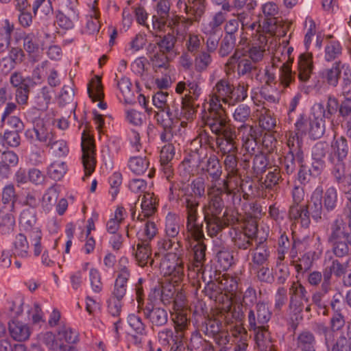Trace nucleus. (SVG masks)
Listing matches in <instances>:
<instances>
[{
    "label": "nucleus",
    "mask_w": 351,
    "mask_h": 351,
    "mask_svg": "<svg viewBox=\"0 0 351 351\" xmlns=\"http://www.w3.org/2000/svg\"><path fill=\"white\" fill-rule=\"evenodd\" d=\"M56 19L60 27L65 29H71L74 27L75 23L79 19L78 10H65L64 11H58Z\"/></svg>",
    "instance_id": "40"
},
{
    "label": "nucleus",
    "mask_w": 351,
    "mask_h": 351,
    "mask_svg": "<svg viewBox=\"0 0 351 351\" xmlns=\"http://www.w3.org/2000/svg\"><path fill=\"white\" fill-rule=\"evenodd\" d=\"M33 123V128L27 130L25 135L31 142L39 141L47 144L50 141L53 140V134L45 121L35 117L31 119Z\"/></svg>",
    "instance_id": "8"
},
{
    "label": "nucleus",
    "mask_w": 351,
    "mask_h": 351,
    "mask_svg": "<svg viewBox=\"0 0 351 351\" xmlns=\"http://www.w3.org/2000/svg\"><path fill=\"white\" fill-rule=\"evenodd\" d=\"M143 315L148 320L152 330L165 326L168 322V313L161 307L146 306L143 309Z\"/></svg>",
    "instance_id": "18"
},
{
    "label": "nucleus",
    "mask_w": 351,
    "mask_h": 351,
    "mask_svg": "<svg viewBox=\"0 0 351 351\" xmlns=\"http://www.w3.org/2000/svg\"><path fill=\"white\" fill-rule=\"evenodd\" d=\"M322 188L317 186L313 192L308 204L305 205L313 219L316 222L321 221L322 213L325 210L322 203Z\"/></svg>",
    "instance_id": "24"
},
{
    "label": "nucleus",
    "mask_w": 351,
    "mask_h": 351,
    "mask_svg": "<svg viewBox=\"0 0 351 351\" xmlns=\"http://www.w3.org/2000/svg\"><path fill=\"white\" fill-rule=\"evenodd\" d=\"M205 124L217 136L223 134L226 131L233 130L228 123L223 108L213 109L210 106V111L205 120Z\"/></svg>",
    "instance_id": "9"
},
{
    "label": "nucleus",
    "mask_w": 351,
    "mask_h": 351,
    "mask_svg": "<svg viewBox=\"0 0 351 351\" xmlns=\"http://www.w3.org/2000/svg\"><path fill=\"white\" fill-rule=\"evenodd\" d=\"M216 258L223 270L229 269L234 263L233 255L224 247L217 252Z\"/></svg>",
    "instance_id": "62"
},
{
    "label": "nucleus",
    "mask_w": 351,
    "mask_h": 351,
    "mask_svg": "<svg viewBox=\"0 0 351 351\" xmlns=\"http://www.w3.org/2000/svg\"><path fill=\"white\" fill-rule=\"evenodd\" d=\"M257 231L256 226H253L251 234L240 230H234L231 233V240L234 247L238 250H245L253 246V240Z\"/></svg>",
    "instance_id": "28"
},
{
    "label": "nucleus",
    "mask_w": 351,
    "mask_h": 351,
    "mask_svg": "<svg viewBox=\"0 0 351 351\" xmlns=\"http://www.w3.org/2000/svg\"><path fill=\"white\" fill-rule=\"evenodd\" d=\"M314 68L313 55L311 53H301L298 61V79L301 82L300 90L305 94H308L311 88L305 85L311 78Z\"/></svg>",
    "instance_id": "11"
},
{
    "label": "nucleus",
    "mask_w": 351,
    "mask_h": 351,
    "mask_svg": "<svg viewBox=\"0 0 351 351\" xmlns=\"http://www.w3.org/2000/svg\"><path fill=\"white\" fill-rule=\"evenodd\" d=\"M152 247L150 243L138 241L136 245L135 257L141 267L149 264L152 265L154 260L151 258Z\"/></svg>",
    "instance_id": "42"
},
{
    "label": "nucleus",
    "mask_w": 351,
    "mask_h": 351,
    "mask_svg": "<svg viewBox=\"0 0 351 351\" xmlns=\"http://www.w3.org/2000/svg\"><path fill=\"white\" fill-rule=\"evenodd\" d=\"M206 296L209 299L220 302L223 300L225 296L222 293V287L217 280H208L203 290Z\"/></svg>",
    "instance_id": "47"
},
{
    "label": "nucleus",
    "mask_w": 351,
    "mask_h": 351,
    "mask_svg": "<svg viewBox=\"0 0 351 351\" xmlns=\"http://www.w3.org/2000/svg\"><path fill=\"white\" fill-rule=\"evenodd\" d=\"M317 341L313 332L303 330L297 337L296 346L301 351H315Z\"/></svg>",
    "instance_id": "43"
},
{
    "label": "nucleus",
    "mask_w": 351,
    "mask_h": 351,
    "mask_svg": "<svg viewBox=\"0 0 351 351\" xmlns=\"http://www.w3.org/2000/svg\"><path fill=\"white\" fill-rule=\"evenodd\" d=\"M324 59L327 62H331L339 57L342 53V47L337 40H330L327 43L324 49Z\"/></svg>",
    "instance_id": "61"
},
{
    "label": "nucleus",
    "mask_w": 351,
    "mask_h": 351,
    "mask_svg": "<svg viewBox=\"0 0 351 351\" xmlns=\"http://www.w3.org/2000/svg\"><path fill=\"white\" fill-rule=\"evenodd\" d=\"M82 161L85 176H89L94 171L96 165L95 149L93 141L89 137H82Z\"/></svg>",
    "instance_id": "15"
},
{
    "label": "nucleus",
    "mask_w": 351,
    "mask_h": 351,
    "mask_svg": "<svg viewBox=\"0 0 351 351\" xmlns=\"http://www.w3.org/2000/svg\"><path fill=\"white\" fill-rule=\"evenodd\" d=\"M351 341L343 334L335 339L332 337L325 344L327 351H348Z\"/></svg>",
    "instance_id": "53"
},
{
    "label": "nucleus",
    "mask_w": 351,
    "mask_h": 351,
    "mask_svg": "<svg viewBox=\"0 0 351 351\" xmlns=\"http://www.w3.org/2000/svg\"><path fill=\"white\" fill-rule=\"evenodd\" d=\"M149 162L146 156H132L128 160V167L136 175L143 174L148 169Z\"/></svg>",
    "instance_id": "52"
},
{
    "label": "nucleus",
    "mask_w": 351,
    "mask_h": 351,
    "mask_svg": "<svg viewBox=\"0 0 351 351\" xmlns=\"http://www.w3.org/2000/svg\"><path fill=\"white\" fill-rule=\"evenodd\" d=\"M165 234L167 237L174 239L180 232L178 219L175 214L169 213L165 219Z\"/></svg>",
    "instance_id": "58"
},
{
    "label": "nucleus",
    "mask_w": 351,
    "mask_h": 351,
    "mask_svg": "<svg viewBox=\"0 0 351 351\" xmlns=\"http://www.w3.org/2000/svg\"><path fill=\"white\" fill-rule=\"evenodd\" d=\"M199 169L200 176L209 182L207 187V195L209 196L214 189L213 186L221 180L223 174L222 164L217 155L214 154L208 155L206 152L202 154L201 151Z\"/></svg>",
    "instance_id": "4"
},
{
    "label": "nucleus",
    "mask_w": 351,
    "mask_h": 351,
    "mask_svg": "<svg viewBox=\"0 0 351 351\" xmlns=\"http://www.w3.org/2000/svg\"><path fill=\"white\" fill-rule=\"evenodd\" d=\"M88 93L93 101H100L104 97V94L100 78L97 77L92 80L88 87Z\"/></svg>",
    "instance_id": "64"
},
{
    "label": "nucleus",
    "mask_w": 351,
    "mask_h": 351,
    "mask_svg": "<svg viewBox=\"0 0 351 351\" xmlns=\"http://www.w3.org/2000/svg\"><path fill=\"white\" fill-rule=\"evenodd\" d=\"M328 161L332 165L331 173L337 184H346L348 175H346V166L344 160L335 159L332 156H328Z\"/></svg>",
    "instance_id": "39"
},
{
    "label": "nucleus",
    "mask_w": 351,
    "mask_h": 351,
    "mask_svg": "<svg viewBox=\"0 0 351 351\" xmlns=\"http://www.w3.org/2000/svg\"><path fill=\"white\" fill-rule=\"evenodd\" d=\"M258 40L260 42L258 45L252 44L246 51V53L242 54L243 56H247L256 65H258V63L264 58L265 53V44L267 43V37L266 36L261 35Z\"/></svg>",
    "instance_id": "34"
},
{
    "label": "nucleus",
    "mask_w": 351,
    "mask_h": 351,
    "mask_svg": "<svg viewBox=\"0 0 351 351\" xmlns=\"http://www.w3.org/2000/svg\"><path fill=\"white\" fill-rule=\"evenodd\" d=\"M19 225L21 230L29 237L34 256H38L43 250V234L37 223L36 210L33 208L23 209L20 215Z\"/></svg>",
    "instance_id": "3"
},
{
    "label": "nucleus",
    "mask_w": 351,
    "mask_h": 351,
    "mask_svg": "<svg viewBox=\"0 0 351 351\" xmlns=\"http://www.w3.org/2000/svg\"><path fill=\"white\" fill-rule=\"evenodd\" d=\"M202 177L194 179L190 184V191L186 192L182 199V205L184 207L186 219V230L197 238L203 236L197 220L199 199L205 197L206 182Z\"/></svg>",
    "instance_id": "1"
},
{
    "label": "nucleus",
    "mask_w": 351,
    "mask_h": 351,
    "mask_svg": "<svg viewBox=\"0 0 351 351\" xmlns=\"http://www.w3.org/2000/svg\"><path fill=\"white\" fill-rule=\"evenodd\" d=\"M331 152L328 156H332L335 159L345 160L349 152L348 142L343 136L333 137L330 145Z\"/></svg>",
    "instance_id": "32"
},
{
    "label": "nucleus",
    "mask_w": 351,
    "mask_h": 351,
    "mask_svg": "<svg viewBox=\"0 0 351 351\" xmlns=\"http://www.w3.org/2000/svg\"><path fill=\"white\" fill-rule=\"evenodd\" d=\"M255 333L256 343L261 351H271L272 343L269 331L266 327L253 330Z\"/></svg>",
    "instance_id": "44"
},
{
    "label": "nucleus",
    "mask_w": 351,
    "mask_h": 351,
    "mask_svg": "<svg viewBox=\"0 0 351 351\" xmlns=\"http://www.w3.org/2000/svg\"><path fill=\"white\" fill-rule=\"evenodd\" d=\"M226 20L225 12L218 11L210 15L209 20L201 25V31H208L223 34L221 25Z\"/></svg>",
    "instance_id": "36"
},
{
    "label": "nucleus",
    "mask_w": 351,
    "mask_h": 351,
    "mask_svg": "<svg viewBox=\"0 0 351 351\" xmlns=\"http://www.w3.org/2000/svg\"><path fill=\"white\" fill-rule=\"evenodd\" d=\"M237 73L239 77H246L251 80L255 78L258 81H261L259 66L256 65L247 56L243 55H241V58L238 62Z\"/></svg>",
    "instance_id": "21"
},
{
    "label": "nucleus",
    "mask_w": 351,
    "mask_h": 351,
    "mask_svg": "<svg viewBox=\"0 0 351 351\" xmlns=\"http://www.w3.org/2000/svg\"><path fill=\"white\" fill-rule=\"evenodd\" d=\"M302 140L299 136L298 133L291 134L287 140V146L289 147V152L296 155L298 164L303 163L304 154L302 150Z\"/></svg>",
    "instance_id": "45"
},
{
    "label": "nucleus",
    "mask_w": 351,
    "mask_h": 351,
    "mask_svg": "<svg viewBox=\"0 0 351 351\" xmlns=\"http://www.w3.org/2000/svg\"><path fill=\"white\" fill-rule=\"evenodd\" d=\"M344 66L350 65L341 61H336L332 64L330 68L326 69L322 73L323 78L330 86H337L339 80L341 81V75H343L342 68Z\"/></svg>",
    "instance_id": "30"
},
{
    "label": "nucleus",
    "mask_w": 351,
    "mask_h": 351,
    "mask_svg": "<svg viewBox=\"0 0 351 351\" xmlns=\"http://www.w3.org/2000/svg\"><path fill=\"white\" fill-rule=\"evenodd\" d=\"M8 330L11 337L17 341H23L28 339L31 334L29 326L17 320H12L9 322Z\"/></svg>",
    "instance_id": "35"
},
{
    "label": "nucleus",
    "mask_w": 351,
    "mask_h": 351,
    "mask_svg": "<svg viewBox=\"0 0 351 351\" xmlns=\"http://www.w3.org/2000/svg\"><path fill=\"white\" fill-rule=\"evenodd\" d=\"M271 313L264 302L256 304L254 309H250L247 319L250 330H257L258 328L265 327V324L271 319Z\"/></svg>",
    "instance_id": "13"
},
{
    "label": "nucleus",
    "mask_w": 351,
    "mask_h": 351,
    "mask_svg": "<svg viewBox=\"0 0 351 351\" xmlns=\"http://www.w3.org/2000/svg\"><path fill=\"white\" fill-rule=\"evenodd\" d=\"M350 233L347 230L346 223L342 219H336L331 224L328 241L347 239Z\"/></svg>",
    "instance_id": "41"
},
{
    "label": "nucleus",
    "mask_w": 351,
    "mask_h": 351,
    "mask_svg": "<svg viewBox=\"0 0 351 351\" xmlns=\"http://www.w3.org/2000/svg\"><path fill=\"white\" fill-rule=\"evenodd\" d=\"M250 253L252 256L251 267H260L268 263L270 252L265 242H256L255 247L250 250Z\"/></svg>",
    "instance_id": "25"
},
{
    "label": "nucleus",
    "mask_w": 351,
    "mask_h": 351,
    "mask_svg": "<svg viewBox=\"0 0 351 351\" xmlns=\"http://www.w3.org/2000/svg\"><path fill=\"white\" fill-rule=\"evenodd\" d=\"M340 103L338 99L332 96L328 97L326 107L322 103H317L312 108L315 114L321 115L324 119H330L339 111Z\"/></svg>",
    "instance_id": "27"
},
{
    "label": "nucleus",
    "mask_w": 351,
    "mask_h": 351,
    "mask_svg": "<svg viewBox=\"0 0 351 351\" xmlns=\"http://www.w3.org/2000/svg\"><path fill=\"white\" fill-rule=\"evenodd\" d=\"M233 84L226 77L219 80L213 88L210 99V106L213 109L221 108L223 103L230 106L232 94Z\"/></svg>",
    "instance_id": "7"
},
{
    "label": "nucleus",
    "mask_w": 351,
    "mask_h": 351,
    "mask_svg": "<svg viewBox=\"0 0 351 351\" xmlns=\"http://www.w3.org/2000/svg\"><path fill=\"white\" fill-rule=\"evenodd\" d=\"M215 143L217 152L221 156L238 153L237 138L234 130H228L223 134L217 136Z\"/></svg>",
    "instance_id": "16"
},
{
    "label": "nucleus",
    "mask_w": 351,
    "mask_h": 351,
    "mask_svg": "<svg viewBox=\"0 0 351 351\" xmlns=\"http://www.w3.org/2000/svg\"><path fill=\"white\" fill-rule=\"evenodd\" d=\"M171 3L169 0H158L155 5L157 16H154L153 19L159 23V27L165 23V21L169 19L171 15L169 14Z\"/></svg>",
    "instance_id": "49"
},
{
    "label": "nucleus",
    "mask_w": 351,
    "mask_h": 351,
    "mask_svg": "<svg viewBox=\"0 0 351 351\" xmlns=\"http://www.w3.org/2000/svg\"><path fill=\"white\" fill-rule=\"evenodd\" d=\"M225 205L221 204L218 201H208L202 206V210L204 215V221L208 235L210 237H217L226 226L222 217H220Z\"/></svg>",
    "instance_id": "5"
},
{
    "label": "nucleus",
    "mask_w": 351,
    "mask_h": 351,
    "mask_svg": "<svg viewBox=\"0 0 351 351\" xmlns=\"http://www.w3.org/2000/svg\"><path fill=\"white\" fill-rule=\"evenodd\" d=\"M176 40V37L174 35L171 34L165 35L157 43L160 51L175 56L178 53L175 47Z\"/></svg>",
    "instance_id": "57"
},
{
    "label": "nucleus",
    "mask_w": 351,
    "mask_h": 351,
    "mask_svg": "<svg viewBox=\"0 0 351 351\" xmlns=\"http://www.w3.org/2000/svg\"><path fill=\"white\" fill-rule=\"evenodd\" d=\"M193 22L192 19L172 14L162 26L167 25L177 36L184 37Z\"/></svg>",
    "instance_id": "23"
},
{
    "label": "nucleus",
    "mask_w": 351,
    "mask_h": 351,
    "mask_svg": "<svg viewBox=\"0 0 351 351\" xmlns=\"http://www.w3.org/2000/svg\"><path fill=\"white\" fill-rule=\"evenodd\" d=\"M281 179L282 176L280 169L275 167L267 173L264 182L261 184V187L272 189L279 184Z\"/></svg>",
    "instance_id": "63"
},
{
    "label": "nucleus",
    "mask_w": 351,
    "mask_h": 351,
    "mask_svg": "<svg viewBox=\"0 0 351 351\" xmlns=\"http://www.w3.org/2000/svg\"><path fill=\"white\" fill-rule=\"evenodd\" d=\"M199 226L200 227L202 233L203 234V236L200 238H197L193 234H191L186 229L185 231H183L182 234L184 240L189 242L190 247L192 248L193 252L194 272L198 278L199 276H201L202 278H203V280L206 282V271L204 270L202 274L199 273L205 261L206 250V246L202 242V239L204 238V234L202 230V224H199Z\"/></svg>",
    "instance_id": "6"
},
{
    "label": "nucleus",
    "mask_w": 351,
    "mask_h": 351,
    "mask_svg": "<svg viewBox=\"0 0 351 351\" xmlns=\"http://www.w3.org/2000/svg\"><path fill=\"white\" fill-rule=\"evenodd\" d=\"M177 5L194 22H199L206 10V0H178Z\"/></svg>",
    "instance_id": "17"
},
{
    "label": "nucleus",
    "mask_w": 351,
    "mask_h": 351,
    "mask_svg": "<svg viewBox=\"0 0 351 351\" xmlns=\"http://www.w3.org/2000/svg\"><path fill=\"white\" fill-rule=\"evenodd\" d=\"M293 51L292 47H289L287 51L288 60L279 66V81L284 87H288L295 80V73L292 71L291 64L292 60L289 62L290 54Z\"/></svg>",
    "instance_id": "38"
},
{
    "label": "nucleus",
    "mask_w": 351,
    "mask_h": 351,
    "mask_svg": "<svg viewBox=\"0 0 351 351\" xmlns=\"http://www.w3.org/2000/svg\"><path fill=\"white\" fill-rule=\"evenodd\" d=\"M325 119L321 115L315 114L312 111V117L309 118V125L307 132L311 138H320L325 133Z\"/></svg>",
    "instance_id": "37"
},
{
    "label": "nucleus",
    "mask_w": 351,
    "mask_h": 351,
    "mask_svg": "<svg viewBox=\"0 0 351 351\" xmlns=\"http://www.w3.org/2000/svg\"><path fill=\"white\" fill-rule=\"evenodd\" d=\"M199 155L201 152H194L186 156L180 164V172L186 178L195 175L200 177Z\"/></svg>",
    "instance_id": "22"
},
{
    "label": "nucleus",
    "mask_w": 351,
    "mask_h": 351,
    "mask_svg": "<svg viewBox=\"0 0 351 351\" xmlns=\"http://www.w3.org/2000/svg\"><path fill=\"white\" fill-rule=\"evenodd\" d=\"M259 126L265 131H272L276 125V119L268 109L263 108L258 115Z\"/></svg>",
    "instance_id": "51"
},
{
    "label": "nucleus",
    "mask_w": 351,
    "mask_h": 351,
    "mask_svg": "<svg viewBox=\"0 0 351 351\" xmlns=\"http://www.w3.org/2000/svg\"><path fill=\"white\" fill-rule=\"evenodd\" d=\"M214 189L208 196L211 200L218 201L225 205L223 195L228 198L227 202L234 208L239 206L242 201L241 192L243 191V180L239 172L226 173L223 178L215 185Z\"/></svg>",
    "instance_id": "2"
},
{
    "label": "nucleus",
    "mask_w": 351,
    "mask_h": 351,
    "mask_svg": "<svg viewBox=\"0 0 351 351\" xmlns=\"http://www.w3.org/2000/svg\"><path fill=\"white\" fill-rule=\"evenodd\" d=\"M289 217L291 221L300 223L304 228H308L311 223L309 211L305 205L292 204L289 207Z\"/></svg>",
    "instance_id": "31"
},
{
    "label": "nucleus",
    "mask_w": 351,
    "mask_h": 351,
    "mask_svg": "<svg viewBox=\"0 0 351 351\" xmlns=\"http://www.w3.org/2000/svg\"><path fill=\"white\" fill-rule=\"evenodd\" d=\"M248 88L249 85L243 82H239L236 86L233 85L230 106L243 101L247 97Z\"/></svg>",
    "instance_id": "56"
},
{
    "label": "nucleus",
    "mask_w": 351,
    "mask_h": 351,
    "mask_svg": "<svg viewBox=\"0 0 351 351\" xmlns=\"http://www.w3.org/2000/svg\"><path fill=\"white\" fill-rule=\"evenodd\" d=\"M338 202L337 190L335 186L328 188L322 194L324 209L329 213L335 209Z\"/></svg>",
    "instance_id": "50"
},
{
    "label": "nucleus",
    "mask_w": 351,
    "mask_h": 351,
    "mask_svg": "<svg viewBox=\"0 0 351 351\" xmlns=\"http://www.w3.org/2000/svg\"><path fill=\"white\" fill-rule=\"evenodd\" d=\"M15 219L14 216L5 210L0 209V233L10 234L14 228Z\"/></svg>",
    "instance_id": "60"
},
{
    "label": "nucleus",
    "mask_w": 351,
    "mask_h": 351,
    "mask_svg": "<svg viewBox=\"0 0 351 351\" xmlns=\"http://www.w3.org/2000/svg\"><path fill=\"white\" fill-rule=\"evenodd\" d=\"M157 199L153 193H145L142 195L141 212L138 215V220L143 221L145 218L152 216L157 210Z\"/></svg>",
    "instance_id": "33"
},
{
    "label": "nucleus",
    "mask_w": 351,
    "mask_h": 351,
    "mask_svg": "<svg viewBox=\"0 0 351 351\" xmlns=\"http://www.w3.org/2000/svg\"><path fill=\"white\" fill-rule=\"evenodd\" d=\"M158 233L156 224L150 220H147L143 227L137 232L138 241L149 243L154 239Z\"/></svg>",
    "instance_id": "48"
},
{
    "label": "nucleus",
    "mask_w": 351,
    "mask_h": 351,
    "mask_svg": "<svg viewBox=\"0 0 351 351\" xmlns=\"http://www.w3.org/2000/svg\"><path fill=\"white\" fill-rule=\"evenodd\" d=\"M128 262V259L123 257L120 259V265ZM130 276V273L125 266L120 265L119 274L115 280L114 288L112 292V298L123 299L127 291V283Z\"/></svg>",
    "instance_id": "19"
},
{
    "label": "nucleus",
    "mask_w": 351,
    "mask_h": 351,
    "mask_svg": "<svg viewBox=\"0 0 351 351\" xmlns=\"http://www.w3.org/2000/svg\"><path fill=\"white\" fill-rule=\"evenodd\" d=\"M67 171L66 164L60 160L51 162L47 167V175L54 180H61Z\"/></svg>",
    "instance_id": "59"
},
{
    "label": "nucleus",
    "mask_w": 351,
    "mask_h": 351,
    "mask_svg": "<svg viewBox=\"0 0 351 351\" xmlns=\"http://www.w3.org/2000/svg\"><path fill=\"white\" fill-rule=\"evenodd\" d=\"M202 330L208 337L213 338L219 345L229 342L227 332L222 328V323L215 319H206L202 324Z\"/></svg>",
    "instance_id": "14"
},
{
    "label": "nucleus",
    "mask_w": 351,
    "mask_h": 351,
    "mask_svg": "<svg viewBox=\"0 0 351 351\" xmlns=\"http://www.w3.org/2000/svg\"><path fill=\"white\" fill-rule=\"evenodd\" d=\"M289 295L290 309L295 315L301 313L304 308L305 304H308L310 301L306 288L298 282H293L289 288Z\"/></svg>",
    "instance_id": "10"
},
{
    "label": "nucleus",
    "mask_w": 351,
    "mask_h": 351,
    "mask_svg": "<svg viewBox=\"0 0 351 351\" xmlns=\"http://www.w3.org/2000/svg\"><path fill=\"white\" fill-rule=\"evenodd\" d=\"M176 91L182 95V100L185 101H195L202 93L199 83L195 80H189L179 82L176 85Z\"/></svg>",
    "instance_id": "20"
},
{
    "label": "nucleus",
    "mask_w": 351,
    "mask_h": 351,
    "mask_svg": "<svg viewBox=\"0 0 351 351\" xmlns=\"http://www.w3.org/2000/svg\"><path fill=\"white\" fill-rule=\"evenodd\" d=\"M211 53L213 51H202L197 52L194 58V68L198 73H203L209 68L213 63Z\"/></svg>",
    "instance_id": "46"
},
{
    "label": "nucleus",
    "mask_w": 351,
    "mask_h": 351,
    "mask_svg": "<svg viewBox=\"0 0 351 351\" xmlns=\"http://www.w3.org/2000/svg\"><path fill=\"white\" fill-rule=\"evenodd\" d=\"M342 71L343 75H341L340 82L341 95L344 99L351 100V67L344 66Z\"/></svg>",
    "instance_id": "54"
},
{
    "label": "nucleus",
    "mask_w": 351,
    "mask_h": 351,
    "mask_svg": "<svg viewBox=\"0 0 351 351\" xmlns=\"http://www.w3.org/2000/svg\"><path fill=\"white\" fill-rule=\"evenodd\" d=\"M157 337L160 345L169 348V351H182L184 349V335L180 332L165 328L158 332Z\"/></svg>",
    "instance_id": "12"
},
{
    "label": "nucleus",
    "mask_w": 351,
    "mask_h": 351,
    "mask_svg": "<svg viewBox=\"0 0 351 351\" xmlns=\"http://www.w3.org/2000/svg\"><path fill=\"white\" fill-rule=\"evenodd\" d=\"M99 12L95 7H93L89 16L86 19V25L83 29V33L94 34L99 32L100 25L99 21Z\"/></svg>",
    "instance_id": "55"
},
{
    "label": "nucleus",
    "mask_w": 351,
    "mask_h": 351,
    "mask_svg": "<svg viewBox=\"0 0 351 351\" xmlns=\"http://www.w3.org/2000/svg\"><path fill=\"white\" fill-rule=\"evenodd\" d=\"M27 235L25 233L16 234L11 243V251L14 256L22 258H27L29 256V244L27 239Z\"/></svg>",
    "instance_id": "29"
},
{
    "label": "nucleus",
    "mask_w": 351,
    "mask_h": 351,
    "mask_svg": "<svg viewBox=\"0 0 351 351\" xmlns=\"http://www.w3.org/2000/svg\"><path fill=\"white\" fill-rule=\"evenodd\" d=\"M240 133H242L243 146L250 154L254 155L256 153L257 142L256 140V130L250 124H242L238 128Z\"/></svg>",
    "instance_id": "26"
}]
</instances>
